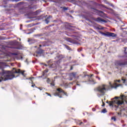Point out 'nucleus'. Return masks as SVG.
<instances>
[{
	"instance_id": "b1692460",
	"label": "nucleus",
	"mask_w": 127,
	"mask_h": 127,
	"mask_svg": "<svg viewBox=\"0 0 127 127\" xmlns=\"http://www.w3.org/2000/svg\"><path fill=\"white\" fill-rule=\"evenodd\" d=\"M122 81H123V83H127V80L122 79Z\"/></svg>"
},
{
	"instance_id": "7c9ffc66",
	"label": "nucleus",
	"mask_w": 127,
	"mask_h": 127,
	"mask_svg": "<svg viewBox=\"0 0 127 127\" xmlns=\"http://www.w3.org/2000/svg\"><path fill=\"white\" fill-rule=\"evenodd\" d=\"M51 86H54L55 84H54V82H52L51 83Z\"/></svg>"
},
{
	"instance_id": "c756f323",
	"label": "nucleus",
	"mask_w": 127,
	"mask_h": 127,
	"mask_svg": "<svg viewBox=\"0 0 127 127\" xmlns=\"http://www.w3.org/2000/svg\"><path fill=\"white\" fill-rule=\"evenodd\" d=\"M47 82V83H49L50 82V79L49 78H48Z\"/></svg>"
},
{
	"instance_id": "9d476101",
	"label": "nucleus",
	"mask_w": 127,
	"mask_h": 127,
	"mask_svg": "<svg viewBox=\"0 0 127 127\" xmlns=\"http://www.w3.org/2000/svg\"><path fill=\"white\" fill-rule=\"evenodd\" d=\"M12 45H15L18 46V47H22L21 46V43L17 42L16 40L13 41L11 42Z\"/></svg>"
},
{
	"instance_id": "5fc2aeb1",
	"label": "nucleus",
	"mask_w": 127,
	"mask_h": 127,
	"mask_svg": "<svg viewBox=\"0 0 127 127\" xmlns=\"http://www.w3.org/2000/svg\"><path fill=\"white\" fill-rule=\"evenodd\" d=\"M30 33H28V34H29Z\"/></svg>"
},
{
	"instance_id": "dca6fc26",
	"label": "nucleus",
	"mask_w": 127,
	"mask_h": 127,
	"mask_svg": "<svg viewBox=\"0 0 127 127\" xmlns=\"http://www.w3.org/2000/svg\"><path fill=\"white\" fill-rule=\"evenodd\" d=\"M28 42H30V43H34L35 42H36V41H35V40H30L29 39Z\"/></svg>"
},
{
	"instance_id": "5701e85b",
	"label": "nucleus",
	"mask_w": 127,
	"mask_h": 127,
	"mask_svg": "<svg viewBox=\"0 0 127 127\" xmlns=\"http://www.w3.org/2000/svg\"><path fill=\"white\" fill-rule=\"evenodd\" d=\"M99 12H100V13H102V14H103V15H105L106 14H105V13H104V12L103 11H99Z\"/></svg>"
},
{
	"instance_id": "6e6d98bb",
	"label": "nucleus",
	"mask_w": 127,
	"mask_h": 127,
	"mask_svg": "<svg viewBox=\"0 0 127 127\" xmlns=\"http://www.w3.org/2000/svg\"><path fill=\"white\" fill-rule=\"evenodd\" d=\"M107 103H109V102L107 101Z\"/></svg>"
},
{
	"instance_id": "c03bdc74",
	"label": "nucleus",
	"mask_w": 127,
	"mask_h": 127,
	"mask_svg": "<svg viewBox=\"0 0 127 127\" xmlns=\"http://www.w3.org/2000/svg\"><path fill=\"white\" fill-rule=\"evenodd\" d=\"M104 106H105V103H103V105H102L103 107H104Z\"/></svg>"
},
{
	"instance_id": "603ef678",
	"label": "nucleus",
	"mask_w": 127,
	"mask_h": 127,
	"mask_svg": "<svg viewBox=\"0 0 127 127\" xmlns=\"http://www.w3.org/2000/svg\"><path fill=\"white\" fill-rule=\"evenodd\" d=\"M71 12H74V11H71Z\"/></svg>"
},
{
	"instance_id": "39448f33",
	"label": "nucleus",
	"mask_w": 127,
	"mask_h": 127,
	"mask_svg": "<svg viewBox=\"0 0 127 127\" xmlns=\"http://www.w3.org/2000/svg\"><path fill=\"white\" fill-rule=\"evenodd\" d=\"M57 91H58V92H56L54 94L55 96H58L60 98H62L61 96L66 95V93L61 88H58Z\"/></svg>"
},
{
	"instance_id": "c9c22d12",
	"label": "nucleus",
	"mask_w": 127,
	"mask_h": 127,
	"mask_svg": "<svg viewBox=\"0 0 127 127\" xmlns=\"http://www.w3.org/2000/svg\"><path fill=\"white\" fill-rule=\"evenodd\" d=\"M12 55H17V53H13Z\"/></svg>"
},
{
	"instance_id": "79ce46f5",
	"label": "nucleus",
	"mask_w": 127,
	"mask_h": 127,
	"mask_svg": "<svg viewBox=\"0 0 127 127\" xmlns=\"http://www.w3.org/2000/svg\"><path fill=\"white\" fill-rule=\"evenodd\" d=\"M44 64L45 66H47V65L46 64Z\"/></svg>"
},
{
	"instance_id": "bb28decb",
	"label": "nucleus",
	"mask_w": 127,
	"mask_h": 127,
	"mask_svg": "<svg viewBox=\"0 0 127 127\" xmlns=\"http://www.w3.org/2000/svg\"><path fill=\"white\" fill-rule=\"evenodd\" d=\"M77 51H78V52H80L82 51V49H81V48L78 49H77Z\"/></svg>"
},
{
	"instance_id": "2f4dec72",
	"label": "nucleus",
	"mask_w": 127,
	"mask_h": 127,
	"mask_svg": "<svg viewBox=\"0 0 127 127\" xmlns=\"http://www.w3.org/2000/svg\"><path fill=\"white\" fill-rule=\"evenodd\" d=\"M96 78H97V79H98V80H101V78L98 77V76H96Z\"/></svg>"
},
{
	"instance_id": "09e8293b",
	"label": "nucleus",
	"mask_w": 127,
	"mask_h": 127,
	"mask_svg": "<svg viewBox=\"0 0 127 127\" xmlns=\"http://www.w3.org/2000/svg\"><path fill=\"white\" fill-rule=\"evenodd\" d=\"M21 59H22V57H20Z\"/></svg>"
},
{
	"instance_id": "a18cd8bd",
	"label": "nucleus",
	"mask_w": 127,
	"mask_h": 127,
	"mask_svg": "<svg viewBox=\"0 0 127 127\" xmlns=\"http://www.w3.org/2000/svg\"><path fill=\"white\" fill-rule=\"evenodd\" d=\"M39 36H42V35H39Z\"/></svg>"
},
{
	"instance_id": "8fccbe9b",
	"label": "nucleus",
	"mask_w": 127,
	"mask_h": 127,
	"mask_svg": "<svg viewBox=\"0 0 127 127\" xmlns=\"http://www.w3.org/2000/svg\"><path fill=\"white\" fill-rule=\"evenodd\" d=\"M68 49V50H71V49Z\"/></svg>"
},
{
	"instance_id": "f704fd0d",
	"label": "nucleus",
	"mask_w": 127,
	"mask_h": 127,
	"mask_svg": "<svg viewBox=\"0 0 127 127\" xmlns=\"http://www.w3.org/2000/svg\"><path fill=\"white\" fill-rule=\"evenodd\" d=\"M97 29H103V28H99V27H97L96 28Z\"/></svg>"
},
{
	"instance_id": "ea45409f",
	"label": "nucleus",
	"mask_w": 127,
	"mask_h": 127,
	"mask_svg": "<svg viewBox=\"0 0 127 127\" xmlns=\"http://www.w3.org/2000/svg\"><path fill=\"white\" fill-rule=\"evenodd\" d=\"M46 94H47L48 95V96H51V95L50 94H48V93H46Z\"/></svg>"
},
{
	"instance_id": "f8f14e48",
	"label": "nucleus",
	"mask_w": 127,
	"mask_h": 127,
	"mask_svg": "<svg viewBox=\"0 0 127 127\" xmlns=\"http://www.w3.org/2000/svg\"><path fill=\"white\" fill-rule=\"evenodd\" d=\"M76 75H77L76 72H72L69 74V76L71 78H76Z\"/></svg>"
},
{
	"instance_id": "4468645a",
	"label": "nucleus",
	"mask_w": 127,
	"mask_h": 127,
	"mask_svg": "<svg viewBox=\"0 0 127 127\" xmlns=\"http://www.w3.org/2000/svg\"><path fill=\"white\" fill-rule=\"evenodd\" d=\"M104 2H105V3H107V4H109L111 6H112V7H114V6H115L113 4V3H111L109 2H108V1H107V0H104Z\"/></svg>"
},
{
	"instance_id": "393cba45",
	"label": "nucleus",
	"mask_w": 127,
	"mask_h": 127,
	"mask_svg": "<svg viewBox=\"0 0 127 127\" xmlns=\"http://www.w3.org/2000/svg\"><path fill=\"white\" fill-rule=\"evenodd\" d=\"M63 9H64V10H67L68 9V8H67L66 7H64Z\"/></svg>"
},
{
	"instance_id": "de8ad7c7",
	"label": "nucleus",
	"mask_w": 127,
	"mask_h": 127,
	"mask_svg": "<svg viewBox=\"0 0 127 127\" xmlns=\"http://www.w3.org/2000/svg\"><path fill=\"white\" fill-rule=\"evenodd\" d=\"M19 41H20V40H21V39H20V38H19Z\"/></svg>"
},
{
	"instance_id": "f03ea898",
	"label": "nucleus",
	"mask_w": 127,
	"mask_h": 127,
	"mask_svg": "<svg viewBox=\"0 0 127 127\" xmlns=\"http://www.w3.org/2000/svg\"><path fill=\"white\" fill-rule=\"evenodd\" d=\"M118 83L121 82V80H114V82L112 83L111 82H109V85L107 84H102L100 86H99L98 88V91L102 94V95H104L106 92L108 91V90H110V89H117L118 87H120V86H122V84H119Z\"/></svg>"
},
{
	"instance_id": "f3484780",
	"label": "nucleus",
	"mask_w": 127,
	"mask_h": 127,
	"mask_svg": "<svg viewBox=\"0 0 127 127\" xmlns=\"http://www.w3.org/2000/svg\"><path fill=\"white\" fill-rule=\"evenodd\" d=\"M48 72V69H47L43 71V76H46V74H45V73H47Z\"/></svg>"
},
{
	"instance_id": "a211bd4d",
	"label": "nucleus",
	"mask_w": 127,
	"mask_h": 127,
	"mask_svg": "<svg viewBox=\"0 0 127 127\" xmlns=\"http://www.w3.org/2000/svg\"><path fill=\"white\" fill-rule=\"evenodd\" d=\"M89 82H91V84H94L96 83V82H95V80H94V79H89Z\"/></svg>"
},
{
	"instance_id": "412c9836",
	"label": "nucleus",
	"mask_w": 127,
	"mask_h": 127,
	"mask_svg": "<svg viewBox=\"0 0 127 127\" xmlns=\"http://www.w3.org/2000/svg\"><path fill=\"white\" fill-rule=\"evenodd\" d=\"M46 44L45 45H39L40 47H44L45 46H46Z\"/></svg>"
},
{
	"instance_id": "a878e982",
	"label": "nucleus",
	"mask_w": 127,
	"mask_h": 127,
	"mask_svg": "<svg viewBox=\"0 0 127 127\" xmlns=\"http://www.w3.org/2000/svg\"><path fill=\"white\" fill-rule=\"evenodd\" d=\"M51 68H55V66H54V64H52V66H51Z\"/></svg>"
},
{
	"instance_id": "4d7b16f0",
	"label": "nucleus",
	"mask_w": 127,
	"mask_h": 127,
	"mask_svg": "<svg viewBox=\"0 0 127 127\" xmlns=\"http://www.w3.org/2000/svg\"><path fill=\"white\" fill-rule=\"evenodd\" d=\"M18 49H20V48H19Z\"/></svg>"
},
{
	"instance_id": "423d86ee",
	"label": "nucleus",
	"mask_w": 127,
	"mask_h": 127,
	"mask_svg": "<svg viewBox=\"0 0 127 127\" xmlns=\"http://www.w3.org/2000/svg\"><path fill=\"white\" fill-rule=\"evenodd\" d=\"M65 40L68 42H70V43H72V44H80L79 43H78L77 40L75 39H72L70 38H65Z\"/></svg>"
},
{
	"instance_id": "a19ab883",
	"label": "nucleus",
	"mask_w": 127,
	"mask_h": 127,
	"mask_svg": "<svg viewBox=\"0 0 127 127\" xmlns=\"http://www.w3.org/2000/svg\"><path fill=\"white\" fill-rule=\"evenodd\" d=\"M69 29H71V30H73V29H72L71 28H69Z\"/></svg>"
},
{
	"instance_id": "864d4df0",
	"label": "nucleus",
	"mask_w": 127,
	"mask_h": 127,
	"mask_svg": "<svg viewBox=\"0 0 127 127\" xmlns=\"http://www.w3.org/2000/svg\"><path fill=\"white\" fill-rule=\"evenodd\" d=\"M97 74H99V72H97Z\"/></svg>"
},
{
	"instance_id": "72a5a7b5",
	"label": "nucleus",
	"mask_w": 127,
	"mask_h": 127,
	"mask_svg": "<svg viewBox=\"0 0 127 127\" xmlns=\"http://www.w3.org/2000/svg\"><path fill=\"white\" fill-rule=\"evenodd\" d=\"M0 48H4V47L1 45H0Z\"/></svg>"
},
{
	"instance_id": "37998d69",
	"label": "nucleus",
	"mask_w": 127,
	"mask_h": 127,
	"mask_svg": "<svg viewBox=\"0 0 127 127\" xmlns=\"http://www.w3.org/2000/svg\"><path fill=\"white\" fill-rule=\"evenodd\" d=\"M34 86H35V85H32V87H34Z\"/></svg>"
},
{
	"instance_id": "4be33fe9",
	"label": "nucleus",
	"mask_w": 127,
	"mask_h": 127,
	"mask_svg": "<svg viewBox=\"0 0 127 127\" xmlns=\"http://www.w3.org/2000/svg\"><path fill=\"white\" fill-rule=\"evenodd\" d=\"M73 36V38L74 39H76L77 40H78V37L76 36Z\"/></svg>"
},
{
	"instance_id": "f257e3e1",
	"label": "nucleus",
	"mask_w": 127,
	"mask_h": 127,
	"mask_svg": "<svg viewBox=\"0 0 127 127\" xmlns=\"http://www.w3.org/2000/svg\"><path fill=\"white\" fill-rule=\"evenodd\" d=\"M25 71L21 70L20 69H13L12 71H4L0 73V82L1 81H6V80H11L17 76H15V74H19L21 73L23 76H25L24 72Z\"/></svg>"
},
{
	"instance_id": "7ed1b4c3",
	"label": "nucleus",
	"mask_w": 127,
	"mask_h": 127,
	"mask_svg": "<svg viewBox=\"0 0 127 127\" xmlns=\"http://www.w3.org/2000/svg\"><path fill=\"white\" fill-rule=\"evenodd\" d=\"M127 104V96L121 95L120 97H115L112 99V101L109 102V106L112 107L114 104H117V105H123L124 103Z\"/></svg>"
},
{
	"instance_id": "e433bc0d",
	"label": "nucleus",
	"mask_w": 127,
	"mask_h": 127,
	"mask_svg": "<svg viewBox=\"0 0 127 127\" xmlns=\"http://www.w3.org/2000/svg\"><path fill=\"white\" fill-rule=\"evenodd\" d=\"M92 111H93V112H95V111H96V110H95V109L93 108V109H92Z\"/></svg>"
},
{
	"instance_id": "1a4fd4ad",
	"label": "nucleus",
	"mask_w": 127,
	"mask_h": 127,
	"mask_svg": "<svg viewBox=\"0 0 127 127\" xmlns=\"http://www.w3.org/2000/svg\"><path fill=\"white\" fill-rule=\"evenodd\" d=\"M105 36H111L112 37H116L117 34L114 33L107 32L106 33H102Z\"/></svg>"
},
{
	"instance_id": "3c124183",
	"label": "nucleus",
	"mask_w": 127,
	"mask_h": 127,
	"mask_svg": "<svg viewBox=\"0 0 127 127\" xmlns=\"http://www.w3.org/2000/svg\"><path fill=\"white\" fill-rule=\"evenodd\" d=\"M72 67H71V68H70V70H72Z\"/></svg>"
},
{
	"instance_id": "9b49d317",
	"label": "nucleus",
	"mask_w": 127,
	"mask_h": 127,
	"mask_svg": "<svg viewBox=\"0 0 127 127\" xmlns=\"http://www.w3.org/2000/svg\"><path fill=\"white\" fill-rule=\"evenodd\" d=\"M42 53H43V51H42V50L41 49H40L39 50V51H37L36 52V54L37 55H36V54H34V56H36V57H38L39 55L42 54Z\"/></svg>"
},
{
	"instance_id": "6e6552de",
	"label": "nucleus",
	"mask_w": 127,
	"mask_h": 127,
	"mask_svg": "<svg viewBox=\"0 0 127 127\" xmlns=\"http://www.w3.org/2000/svg\"><path fill=\"white\" fill-rule=\"evenodd\" d=\"M94 20L97 21V22H100L101 23H107V21L101 18V17L95 18Z\"/></svg>"
},
{
	"instance_id": "c85d7f7f",
	"label": "nucleus",
	"mask_w": 127,
	"mask_h": 127,
	"mask_svg": "<svg viewBox=\"0 0 127 127\" xmlns=\"http://www.w3.org/2000/svg\"><path fill=\"white\" fill-rule=\"evenodd\" d=\"M112 120H113L114 121V122H115V121H116V118H115V117H112Z\"/></svg>"
},
{
	"instance_id": "aec40b11",
	"label": "nucleus",
	"mask_w": 127,
	"mask_h": 127,
	"mask_svg": "<svg viewBox=\"0 0 127 127\" xmlns=\"http://www.w3.org/2000/svg\"><path fill=\"white\" fill-rule=\"evenodd\" d=\"M68 26H69V27H72V28H75L74 26H72V24H69Z\"/></svg>"
},
{
	"instance_id": "6ab92c4d",
	"label": "nucleus",
	"mask_w": 127,
	"mask_h": 127,
	"mask_svg": "<svg viewBox=\"0 0 127 127\" xmlns=\"http://www.w3.org/2000/svg\"><path fill=\"white\" fill-rule=\"evenodd\" d=\"M101 113H103V114H105V113H107V110L104 109L102 110Z\"/></svg>"
},
{
	"instance_id": "473e14b6",
	"label": "nucleus",
	"mask_w": 127,
	"mask_h": 127,
	"mask_svg": "<svg viewBox=\"0 0 127 127\" xmlns=\"http://www.w3.org/2000/svg\"><path fill=\"white\" fill-rule=\"evenodd\" d=\"M64 47H65V48H70L69 47L67 46V45H64Z\"/></svg>"
},
{
	"instance_id": "ddd939ff",
	"label": "nucleus",
	"mask_w": 127,
	"mask_h": 127,
	"mask_svg": "<svg viewBox=\"0 0 127 127\" xmlns=\"http://www.w3.org/2000/svg\"><path fill=\"white\" fill-rule=\"evenodd\" d=\"M102 6L103 7H105V8H106V9H109V10H111V11H112V12H114V9H112L111 8H109V7L105 6V5H102Z\"/></svg>"
},
{
	"instance_id": "4c0bfd02",
	"label": "nucleus",
	"mask_w": 127,
	"mask_h": 127,
	"mask_svg": "<svg viewBox=\"0 0 127 127\" xmlns=\"http://www.w3.org/2000/svg\"><path fill=\"white\" fill-rule=\"evenodd\" d=\"M82 124H83V122H81L80 124H79V126H81L82 125Z\"/></svg>"
},
{
	"instance_id": "58836bf2",
	"label": "nucleus",
	"mask_w": 127,
	"mask_h": 127,
	"mask_svg": "<svg viewBox=\"0 0 127 127\" xmlns=\"http://www.w3.org/2000/svg\"><path fill=\"white\" fill-rule=\"evenodd\" d=\"M84 123H87V120H84Z\"/></svg>"
},
{
	"instance_id": "20e7f679",
	"label": "nucleus",
	"mask_w": 127,
	"mask_h": 127,
	"mask_svg": "<svg viewBox=\"0 0 127 127\" xmlns=\"http://www.w3.org/2000/svg\"><path fill=\"white\" fill-rule=\"evenodd\" d=\"M22 10H25L26 12L29 11V13L28 14H32V12L30 9H36V5H31L28 6L27 7H23L22 8Z\"/></svg>"
},
{
	"instance_id": "13d9d810",
	"label": "nucleus",
	"mask_w": 127,
	"mask_h": 127,
	"mask_svg": "<svg viewBox=\"0 0 127 127\" xmlns=\"http://www.w3.org/2000/svg\"><path fill=\"white\" fill-rule=\"evenodd\" d=\"M123 26H121V27H122Z\"/></svg>"
},
{
	"instance_id": "49530a36",
	"label": "nucleus",
	"mask_w": 127,
	"mask_h": 127,
	"mask_svg": "<svg viewBox=\"0 0 127 127\" xmlns=\"http://www.w3.org/2000/svg\"><path fill=\"white\" fill-rule=\"evenodd\" d=\"M94 74H91L90 77H92V76H93Z\"/></svg>"
},
{
	"instance_id": "2eb2a0df",
	"label": "nucleus",
	"mask_w": 127,
	"mask_h": 127,
	"mask_svg": "<svg viewBox=\"0 0 127 127\" xmlns=\"http://www.w3.org/2000/svg\"><path fill=\"white\" fill-rule=\"evenodd\" d=\"M49 18H50V16L48 17V18L45 20V21L47 24L49 23Z\"/></svg>"
},
{
	"instance_id": "cd10ccee",
	"label": "nucleus",
	"mask_w": 127,
	"mask_h": 127,
	"mask_svg": "<svg viewBox=\"0 0 127 127\" xmlns=\"http://www.w3.org/2000/svg\"><path fill=\"white\" fill-rule=\"evenodd\" d=\"M23 3V2H20L18 3V5H19V4H22Z\"/></svg>"
},
{
	"instance_id": "0eeeda50",
	"label": "nucleus",
	"mask_w": 127,
	"mask_h": 127,
	"mask_svg": "<svg viewBox=\"0 0 127 127\" xmlns=\"http://www.w3.org/2000/svg\"><path fill=\"white\" fill-rule=\"evenodd\" d=\"M115 65L116 66H125L127 65V62H122V61H117L115 62Z\"/></svg>"
}]
</instances>
